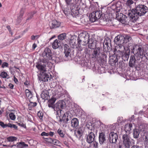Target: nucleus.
I'll return each mask as SVG.
<instances>
[{"mask_svg": "<svg viewBox=\"0 0 148 148\" xmlns=\"http://www.w3.org/2000/svg\"><path fill=\"white\" fill-rule=\"evenodd\" d=\"M148 8L143 5H138L135 9L129 11L128 17L131 21L134 22L136 21L139 16H143L147 12Z\"/></svg>", "mask_w": 148, "mask_h": 148, "instance_id": "obj_1", "label": "nucleus"}, {"mask_svg": "<svg viewBox=\"0 0 148 148\" xmlns=\"http://www.w3.org/2000/svg\"><path fill=\"white\" fill-rule=\"evenodd\" d=\"M50 62L45 60H41L40 63L37 64L36 67L40 71V75H39V80L44 82L48 81V79H50L52 78V76L46 73V66Z\"/></svg>", "mask_w": 148, "mask_h": 148, "instance_id": "obj_2", "label": "nucleus"}, {"mask_svg": "<svg viewBox=\"0 0 148 148\" xmlns=\"http://www.w3.org/2000/svg\"><path fill=\"white\" fill-rule=\"evenodd\" d=\"M133 52L136 56L143 58L145 56L144 51L141 45H136L133 47Z\"/></svg>", "mask_w": 148, "mask_h": 148, "instance_id": "obj_3", "label": "nucleus"}, {"mask_svg": "<svg viewBox=\"0 0 148 148\" xmlns=\"http://www.w3.org/2000/svg\"><path fill=\"white\" fill-rule=\"evenodd\" d=\"M126 132L122 136L123 143L126 148H130L131 145L130 137L129 134Z\"/></svg>", "mask_w": 148, "mask_h": 148, "instance_id": "obj_4", "label": "nucleus"}, {"mask_svg": "<svg viewBox=\"0 0 148 148\" xmlns=\"http://www.w3.org/2000/svg\"><path fill=\"white\" fill-rule=\"evenodd\" d=\"M114 42L115 43L119 46V48H120V49L122 48L123 49H125L123 45L125 42L124 36L121 35H118L115 38Z\"/></svg>", "mask_w": 148, "mask_h": 148, "instance_id": "obj_5", "label": "nucleus"}, {"mask_svg": "<svg viewBox=\"0 0 148 148\" xmlns=\"http://www.w3.org/2000/svg\"><path fill=\"white\" fill-rule=\"evenodd\" d=\"M43 56L45 61H49L52 59V54L51 50L48 47L46 48L43 53Z\"/></svg>", "mask_w": 148, "mask_h": 148, "instance_id": "obj_6", "label": "nucleus"}, {"mask_svg": "<svg viewBox=\"0 0 148 148\" xmlns=\"http://www.w3.org/2000/svg\"><path fill=\"white\" fill-rule=\"evenodd\" d=\"M101 15V12L100 11L93 12L91 14L90 20L92 22H94L99 19Z\"/></svg>", "mask_w": 148, "mask_h": 148, "instance_id": "obj_7", "label": "nucleus"}, {"mask_svg": "<svg viewBox=\"0 0 148 148\" xmlns=\"http://www.w3.org/2000/svg\"><path fill=\"white\" fill-rule=\"evenodd\" d=\"M100 48L97 47L94 49L92 52V58L95 61L100 60Z\"/></svg>", "mask_w": 148, "mask_h": 148, "instance_id": "obj_8", "label": "nucleus"}, {"mask_svg": "<svg viewBox=\"0 0 148 148\" xmlns=\"http://www.w3.org/2000/svg\"><path fill=\"white\" fill-rule=\"evenodd\" d=\"M65 105V103L64 101L62 100H60L57 102L55 104V108L53 109L54 110L56 109L57 111V112L58 114V112H60L61 113L62 110L64 108Z\"/></svg>", "mask_w": 148, "mask_h": 148, "instance_id": "obj_9", "label": "nucleus"}, {"mask_svg": "<svg viewBox=\"0 0 148 148\" xmlns=\"http://www.w3.org/2000/svg\"><path fill=\"white\" fill-rule=\"evenodd\" d=\"M95 136L93 132H88V134L86 135V141L89 144H91L94 141Z\"/></svg>", "mask_w": 148, "mask_h": 148, "instance_id": "obj_10", "label": "nucleus"}, {"mask_svg": "<svg viewBox=\"0 0 148 148\" xmlns=\"http://www.w3.org/2000/svg\"><path fill=\"white\" fill-rule=\"evenodd\" d=\"M118 139V135L116 133L111 132L110 134L109 140L110 143L115 144Z\"/></svg>", "mask_w": 148, "mask_h": 148, "instance_id": "obj_11", "label": "nucleus"}, {"mask_svg": "<svg viewBox=\"0 0 148 148\" xmlns=\"http://www.w3.org/2000/svg\"><path fill=\"white\" fill-rule=\"evenodd\" d=\"M103 49L106 50L109 49L108 48H110V46H111V40L108 38H106L104 40L103 42Z\"/></svg>", "mask_w": 148, "mask_h": 148, "instance_id": "obj_12", "label": "nucleus"}, {"mask_svg": "<svg viewBox=\"0 0 148 148\" xmlns=\"http://www.w3.org/2000/svg\"><path fill=\"white\" fill-rule=\"evenodd\" d=\"M61 23L56 20H53L50 23L49 26L50 29L56 28L60 26Z\"/></svg>", "mask_w": 148, "mask_h": 148, "instance_id": "obj_13", "label": "nucleus"}, {"mask_svg": "<svg viewBox=\"0 0 148 148\" xmlns=\"http://www.w3.org/2000/svg\"><path fill=\"white\" fill-rule=\"evenodd\" d=\"M99 140L100 144L101 145L103 144L106 141V136L104 132H101L99 133Z\"/></svg>", "mask_w": 148, "mask_h": 148, "instance_id": "obj_14", "label": "nucleus"}, {"mask_svg": "<svg viewBox=\"0 0 148 148\" xmlns=\"http://www.w3.org/2000/svg\"><path fill=\"white\" fill-rule=\"evenodd\" d=\"M56 99L55 97H52L48 101V106L49 108H51L53 109L55 108V105L54 103Z\"/></svg>", "mask_w": 148, "mask_h": 148, "instance_id": "obj_15", "label": "nucleus"}, {"mask_svg": "<svg viewBox=\"0 0 148 148\" xmlns=\"http://www.w3.org/2000/svg\"><path fill=\"white\" fill-rule=\"evenodd\" d=\"M81 127L79 128L75 132V135L76 137L78 138H80L82 136L83 131Z\"/></svg>", "mask_w": 148, "mask_h": 148, "instance_id": "obj_16", "label": "nucleus"}, {"mask_svg": "<svg viewBox=\"0 0 148 148\" xmlns=\"http://www.w3.org/2000/svg\"><path fill=\"white\" fill-rule=\"evenodd\" d=\"M68 114L67 112L64 114L62 117V119H60L59 120V122L61 124L62 121L65 123H67L69 121V119L68 118Z\"/></svg>", "mask_w": 148, "mask_h": 148, "instance_id": "obj_17", "label": "nucleus"}, {"mask_svg": "<svg viewBox=\"0 0 148 148\" xmlns=\"http://www.w3.org/2000/svg\"><path fill=\"white\" fill-rule=\"evenodd\" d=\"M70 9L71 10V14L74 17L78 14L79 11L77 8L73 6L72 8H71Z\"/></svg>", "mask_w": 148, "mask_h": 148, "instance_id": "obj_18", "label": "nucleus"}, {"mask_svg": "<svg viewBox=\"0 0 148 148\" xmlns=\"http://www.w3.org/2000/svg\"><path fill=\"white\" fill-rule=\"evenodd\" d=\"M71 126L73 128H75L78 126L79 121L76 118H74L71 121Z\"/></svg>", "mask_w": 148, "mask_h": 148, "instance_id": "obj_19", "label": "nucleus"}, {"mask_svg": "<svg viewBox=\"0 0 148 148\" xmlns=\"http://www.w3.org/2000/svg\"><path fill=\"white\" fill-rule=\"evenodd\" d=\"M60 45V41L56 39L52 43V47L54 49H56L58 48Z\"/></svg>", "mask_w": 148, "mask_h": 148, "instance_id": "obj_20", "label": "nucleus"}, {"mask_svg": "<svg viewBox=\"0 0 148 148\" xmlns=\"http://www.w3.org/2000/svg\"><path fill=\"white\" fill-rule=\"evenodd\" d=\"M88 44V47L89 48L91 49H94L96 48V44L95 41H94L93 40H92L91 39L90 42H89Z\"/></svg>", "mask_w": 148, "mask_h": 148, "instance_id": "obj_21", "label": "nucleus"}, {"mask_svg": "<svg viewBox=\"0 0 148 148\" xmlns=\"http://www.w3.org/2000/svg\"><path fill=\"white\" fill-rule=\"evenodd\" d=\"M64 53L66 57H68L69 55L70 50L69 46L67 44L64 45Z\"/></svg>", "mask_w": 148, "mask_h": 148, "instance_id": "obj_22", "label": "nucleus"}, {"mask_svg": "<svg viewBox=\"0 0 148 148\" xmlns=\"http://www.w3.org/2000/svg\"><path fill=\"white\" fill-rule=\"evenodd\" d=\"M82 34L83 36V41L85 43V44H86L87 43H88L90 41L89 39V36L88 35H86L85 34L82 33Z\"/></svg>", "mask_w": 148, "mask_h": 148, "instance_id": "obj_23", "label": "nucleus"}, {"mask_svg": "<svg viewBox=\"0 0 148 148\" xmlns=\"http://www.w3.org/2000/svg\"><path fill=\"white\" fill-rule=\"evenodd\" d=\"M28 145L27 144H26L23 142H21L17 143V147L18 148H23L24 147H27Z\"/></svg>", "mask_w": 148, "mask_h": 148, "instance_id": "obj_24", "label": "nucleus"}, {"mask_svg": "<svg viewBox=\"0 0 148 148\" xmlns=\"http://www.w3.org/2000/svg\"><path fill=\"white\" fill-rule=\"evenodd\" d=\"M130 52L128 53L125 52L124 53H123V55H122L121 57L123 60L126 61L128 60L130 56Z\"/></svg>", "mask_w": 148, "mask_h": 148, "instance_id": "obj_25", "label": "nucleus"}, {"mask_svg": "<svg viewBox=\"0 0 148 148\" xmlns=\"http://www.w3.org/2000/svg\"><path fill=\"white\" fill-rule=\"evenodd\" d=\"M144 143L146 146H148V132L144 133Z\"/></svg>", "mask_w": 148, "mask_h": 148, "instance_id": "obj_26", "label": "nucleus"}, {"mask_svg": "<svg viewBox=\"0 0 148 148\" xmlns=\"http://www.w3.org/2000/svg\"><path fill=\"white\" fill-rule=\"evenodd\" d=\"M30 101V103L28 105V109L29 110H31L33 108L37 106V103L36 102H33L30 101Z\"/></svg>", "mask_w": 148, "mask_h": 148, "instance_id": "obj_27", "label": "nucleus"}, {"mask_svg": "<svg viewBox=\"0 0 148 148\" xmlns=\"http://www.w3.org/2000/svg\"><path fill=\"white\" fill-rule=\"evenodd\" d=\"M132 123L127 124L125 125L124 128L125 131L130 132L132 130Z\"/></svg>", "mask_w": 148, "mask_h": 148, "instance_id": "obj_28", "label": "nucleus"}, {"mask_svg": "<svg viewBox=\"0 0 148 148\" xmlns=\"http://www.w3.org/2000/svg\"><path fill=\"white\" fill-rule=\"evenodd\" d=\"M92 143L89 145V148H98V143L97 142L94 141Z\"/></svg>", "mask_w": 148, "mask_h": 148, "instance_id": "obj_29", "label": "nucleus"}, {"mask_svg": "<svg viewBox=\"0 0 148 148\" xmlns=\"http://www.w3.org/2000/svg\"><path fill=\"white\" fill-rule=\"evenodd\" d=\"M121 49H120L119 50H118L116 51H115V50H114V54L116 56L117 58L121 57L122 55H123V53L122 52V50L121 51Z\"/></svg>", "mask_w": 148, "mask_h": 148, "instance_id": "obj_30", "label": "nucleus"}, {"mask_svg": "<svg viewBox=\"0 0 148 148\" xmlns=\"http://www.w3.org/2000/svg\"><path fill=\"white\" fill-rule=\"evenodd\" d=\"M58 134L59 136L61 138H64L65 135L64 133V131L60 129H58L57 131Z\"/></svg>", "mask_w": 148, "mask_h": 148, "instance_id": "obj_31", "label": "nucleus"}, {"mask_svg": "<svg viewBox=\"0 0 148 148\" xmlns=\"http://www.w3.org/2000/svg\"><path fill=\"white\" fill-rule=\"evenodd\" d=\"M66 34L65 33H63L60 34L58 36L59 40H63L65 39Z\"/></svg>", "mask_w": 148, "mask_h": 148, "instance_id": "obj_32", "label": "nucleus"}, {"mask_svg": "<svg viewBox=\"0 0 148 148\" xmlns=\"http://www.w3.org/2000/svg\"><path fill=\"white\" fill-rule=\"evenodd\" d=\"M140 132L137 129H135L134 131L133 135L134 138H137L138 137Z\"/></svg>", "mask_w": 148, "mask_h": 148, "instance_id": "obj_33", "label": "nucleus"}, {"mask_svg": "<svg viewBox=\"0 0 148 148\" xmlns=\"http://www.w3.org/2000/svg\"><path fill=\"white\" fill-rule=\"evenodd\" d=\"M17 138L15 137L11 136L7 138V140L10 142H12L16 140Z\"/></svg>", "mask_w": 148, "mask_h": 148, "instance_id": "obj_34", "label": "nucleus"}, {"mask_svg": "<svg viewBox=\"0 0 148 148\" xmlns=\"http://www.w3.org/2000/svg\"><path fill=\"white\" fill-rule=\"evenodd\" d=\"M17 124L21 127L24 128H26L25 124L24 123V122L23 121H18V123Z\"/></svg>", "mask_w": 148, "mask_h": 148, "instance_id": "obj_35", "label": "nucleus"}, {"mask_svg": "<svg viewBox=\"0 0 148 148\" xmlns=\"http://www.w3.org/2000/svg\"><path fill=\"white\" fill-rule=\"evenodd\" d=\"M64 12L66 15L68 16L69 14H71V9L66 8L64 10Z\"/></svg>", "mask_w": 148, "mask_h": 148, "instance_id": "obj_36", "label": "nucleus"}, {"mask_svg": "<svg viewBox=\"0 0 148 148\" xmlns=\"http://www.w3.org/2000/svg\"><path fill=\"white\" fill-rule=\"evenodd\" d=\"M0 76L3 78H6L8 76V75L6 72L3 71L1 73Z\"/></svg>", "mask_w": 148, "mask_h": 148, "instance_id": "obj_37", "label": "nucleus"}, {"mask_svg": "<svg viewBox=\"0 0 148 148\" xmlns=\"http://www.w3.org/2000/svg\"><path fill=\"white\" fill-rule=\"evenodd\" d=\"M9 116L10 119L13 120H14L16 119V116L12 112H11L9 114Z\"/></svg>", "mask_w": 148, "mask_h": 148, "instance_id": "obj_38", "label": "nucleus"}, {"mask_svg": "<svg viewBox=\"0 0 148 148\" xmlns=\"http://www.w3.org/2000/svg\"><path fill=\"white\" fill-rule=\"evenodd\" d=\"M106 57L107 56L106 54L104 53H102L101 54V56H100V60H101L104 61L106 60Z\"/></svg>", "mask_w": 148, "mask_h": 148, "instance_id": "obj_39", "label": "nucleus"}, {"mask_svg": "<svg viewBox=\"0 0 148 148\" xmlns=\"http://www.w3.org/2000/svg\"><path fill=\"white\" fill-rule=\"evenodd\" d=\"M35 14L34 12H31L29 13V17L27 18L26 20H30L33 17L34 15Z\"/></svg>", "mask_w": 148, "mask_h": 148, "instance_id": "obj_40", "label": "nucleus"}, {"mask_svg": "<svg viewBox=\"0 0 148 148\" xmlns=\"http://www.w3.org/2000/svg\"><path fill=\"white\" fill-rule=\"evenodd\" d=\"M125 38V43L129 41L130 40H131V38L130 36L129 35H126L124 37Z\"/></svg>", "mask_w": 148, "mask_h": 148, "instance_id": "obj_41", "label": "nucleus"}, {"mask_svg": "<svg viewBox=\"0 0 148 148\" xmlns=\"http://www.w3.org/2000/svg\"><path fill=\"white\" fill-rule=\"evenodd\" d=\"M53 140L52 143L55 145H58L60 144V141L57 139H53Z\"/></svg>", "mask_w": 148, "mask_h": 148, "instance_id": "obj_42", "label": "nucleus"}, {"mask_svg": "<svg viewBox=\"0 0 148 148\" xmlns=\"http://www.w3.org/2000/svg\"><path fill=\"white\" fill-rule=\"evenodd\" d=\"M43 113L39 111L37 113V115L40 119H42L43 118Z\"/></svg>", "mask_w": 148, "mask_h": 148, "instance_id": "obj_43", "label": "nucleus"}, {"mask_svg": "<svg viewBox=\"0 0 148 148\" xmlns=\"http://www.w3.org/2000/svg\"><path fill=\"white\" fill-rule=\"evenodd\" d=\"M92 124L91 123H87L86 125V126L88 129H90L91 130L92 127Z\"/></svg>", "mask_w": 148, "mask_h": 148, "instance_id": "obj_44", "label": "nucleus"}, {"mask_svg": "<svg viewBox=\"0 0 148 148\" xmlns=\"http://www.w3.org/2000/svg\"><path fill=\"white\" fill-rule=\"evenodd\" d=\"M0 125L3 128H5L8 127V125L4 124L2 121H0Z\"/></svg>", "mask_w": 148, "mask_h": 148, "instance_id": "obj_45", "label": "nucleus"}, {"mask_svg": "<svg viewBox=\"0 0 148 148\" xmlns=\"http://www.w3.org/2000/svg\"><path fill=\"white\" fill-rule=\"evenodd\" d=\"M133 3V1L132 0H128L126 2V4L128 6H130Z\"/></svg>", "mask_w": 148, "mask_h": 148, "instance_id": "obj_46", "label": "nucleus"}, {"mask_svg": "<svg viewBox=\"0 0 148 148\" xmlns=\"http://www.w3.org/2000/svg\"><path fill=\"white\" fill-rule=\"evenodd\" d=\"M123 17H120V18L118 17V19H119V20H120V21L121 23H125L126 22L125 21L126 20L125 19H123Z\"/></svg>", "mask_w": 148, "mask_h": 148, "instance_id": "obj_47", "label": "nucleus"}, {"mask_svg": "<svg viewBox=\"0 0 148 148\" xmlns=\"http://www.w3.org/2000/svg\"><path fill=\"white\" fill-rule=\"evenodd\" d=\"M8 63L6 62H4L1 65V67L4 68L5 67H8Z\"/></svg>", "mask_w": 148, "mask_h": 148, "instance_id": "obj_48", "label": "nucleus"}, {"mask_svg": "<svg viewBox=\"0 0 148 148\" xmlns=\"http://www.w3.org/2000/svg\"><path fill=\"white\" fill-rule=\"evenodd\" d=\"M134 62H132L131 61H130L129 63V66L130 67H133L134 66Z\"/></svg>", "mask_w": 148, "mask_h": 148, "instance_id": "obj_49", "label": "nucleus"}, {"mask_svg": "<svg viewBox=\"0 0 148 148\" xmlns=\"http://www.w3.org/2000/svg\"><path fill=\"white\" fill-rule=\"evenodd\" d=\"M46 141L49 143H52V142L53 141V139L51 138H46Z\"/></svg>", "mask_w": 148, "mask_h": 148, "instance_id": "obj_50", "label": "nucleus"}, {"mask_svg": "<svg viewBox=\"0 0 148 148\" xmlns=\"http://www.w3.org/2000/svg\"><path fill=\"white\" fill-rule=\"evenodd\" d=\"M130 61H131L132 62H135V57L134 56H131Z\"/></svg>", "mask_w": 148, "mask_h": 148, "instance_id": "obj_51", "label": "nucleus"}, {"mask_svg": "<svg viewBox=\"0 0 148 148\" xmlns=\"http://www.w3.org/2000/svg\"><path fill=\"white\" fill-rule=\"evenodd\" d=\"M63 142L64 144L67 147H69V143L68 142L66 141V140L65 139V138L63 140Z\"/></svg>", "mask_w": 148, "mask_h": 148, "instance_id": "obj_52", "label": "nucleus"}, {"mask_svg": "<svg viewBox=\"0 0 148 148\" xmlns=\"http://www.w3.org/2000/svg\"><path fill=\"white\" fill-rule=\"evenodd\" d=\"M26 95L29 98H31L32 97V94L30 92H29L28 93H27Z\"/></svg>", "mask_w": 148, "mask_h": 148, "instance_id": "obj_53", "label": "nucleus"}, {"mask_svg": "<svg viewBox=\"0 0 148 148\" xmlns=\"http://www.w3.org/2000/svg\"><path fill=\"white\" fill-rule=\"evenodd\" d=\"M41 136H49L48 133H46L45 132H43L41 134Z\"/></svg>", "mask_w": 148, "mask_h": 148, "instance_id": "obj_54", "label": "nucleus"}, {"mask_svg": "<svg viewBox=\"0 0 148 148\" xmlns=\"http://www.w3.org/2000/svg\"><path fill=\"white\" fill-rule=\"evenodd\" d=\"M48 95L47 94H46L45 95L44 94L42 93L41 95V97H42L43 99H46V97H47Z\"/></svg>", "mask_w": 148, "mask_h": 148, "instance_id": "obj_55", "label": "nucleus"}, {"mask_svg": "<svg viewBox=\"0 0 148 148\" xmlns=\"http://www.w3.org/2000/svg\"><path fill=\"white\" fill-rule=\"evenodd\" d=\"M65 1L66 2V4L68 5H71L72 3V0H65Z\"/></svg>", "mask_w": 148, "mask_h": 148, "instance_id": "obj_56", "label": "nucleus"}, {"mask_svg": "<svg viewBox=\"0 0 148 148\" xmlns=\"http://www.w3.org/2000/svg\"><path fill=\"white\" fill-rule=\"evenodd\" d=\"M145 112V115H144V116L145 117L148 118V108L146 110Z\"/></svg>", "mask_w": 148, "mask_h": 148, "instance_id": "obj_57", "label": "nucleus"}, {"mask_svg": "<svg viewBox=\"0 0 148 148\" xmlns=\"http://www.w3.org/2000/svg\"><path fill=\"white\" fill-rule=\"evenodd\" d=\"M8 86L11 89H13L14 86L12 84L10 83L9 84Z\"/></svg>", "mask_w": 148, "mask_h": 148, "instance_id": "obj_58", "label": "nucleus"}, {"mask_svg": "<svg viewBox=\"0 0 148 148\" xmlns=\"http://www.w3.org/2000/svg\"><path fill=\"white\" fill-rule=\"evenodd\" d=\"M24 14V12L23 11L21 10L20 12V14L19 16V17L22 18Z\"/></svg>", "mask_w": 148, "mask_h": 148, "instance_id": "obj_59", "label": "nucleus"}, {"mask_svg": "<svg viewBox=\"0 0 148 148\" xmlns=\"http://www.w3.org/2000/svg\"><path fill=\"white\" fill-rule=\"evenodd\" d=\"M37 45L35 43H34L32 45V49L33 50H34L37 47Z\"/></svg>", "mask_w": 148, "mask_h": 148, "instance_id": "obj_60", "label": "nucleus"}, {"mask_svg": "<svg viewBox=\"0 0 148 148\" xmlns=\"http://www.w3.org/2000/svg\"><path fill=\"white\" fill-rule=\"evenodd\" d=\"M14 82L16 84H17V83L18 82V79L15 77V76H14Z\"/></svg>", "mask_w": 148, "mask_h": 148, "instance_id": "obj_61", "label": "nucleus"}, {"mask_svg": "<svg viewBox=\"0 0 148 148\" xmlns=\"http://www.w3.org/2000/svg\"><path fill=\"white\" fill-rule=\"evenodd\" d=\"M36 36H38V37H39V36L38 35H36L34 36V35H32L31 37V39L32 40H34L35 39Z\"/></svg>", "mask_w": 148, "mask_h": 148, "instance_id": "obj_62", "label": "nucleus"}, {"mask_svg": "<svg viewBox=\"0 0 148 148\" xmlns=\"http://www.w3.org/2000/svg\"><path fill=\"white\" fill-rule=\"evenodd\" d=\"M48 134L49 136V135L51 136H52L54 135V132H50L49 133H48Z\"/></svg>", "mask_w": 148, "mask_h": 148, "instance_id": "obj_63", "label": "nucleus"}, {"mask_svg": "<svg viewBox=\"0 0 148 148\" xmlns=\"http://www.w3.org/2000/svg\"><path fill=\"white\" fill-rule=\"evenodd\" d=\"M29 84V82L27 80H26V81L24 83V84L25 86H28Z\"/></svg>", "mask_w": 148, "mask_h": 148, "instance_id": "obj_64", "label": "nucleus"}]
</instances>
